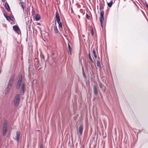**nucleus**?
<instances>
[{
    "label": "nucleus",
    "mask_w": 148,
    "mask_h": 148,
    "mask_svg": "<svg viewBox=\"0 0 148 148\" xmlns=\"http://www.w3.org/2000/svg\"><path fill=\"white\" fill-rule=\"evenodd\" d=\"M20 102V96L18 94H17L16 95L14 100V105L16 107L18 106Z\"/></svg>",
    "instance_id": "1"
},
{
    "label": "nucleus",
    "mask_w": 148,
    "mask_h": 148,
    "mask_svg": "<svg viewBox=\"0 0 148 148\" xmlns=\"http://www.w3.org/2000/svg\"><path fill=\"white\" fill-rule=\"evenodd\" d=\"M8 127L7 121H5L3 124L2 128V134L3 136H5L7 133Z\"/></svg>",
    "instance_id": "2"
},
{
    "label": "nucleus",
    "mask_w": 148,
    "mask_h": 148,
    "mask_svg": "<svg viewBox=\"0 0 148 148\" xmlns=\"http://www.w3.org/2000/svg\"><path fill=\"white\" fill-rule=\"evenodd\" d=\"M22 80V77L21 75H20L18 80L17 83L16 85V88L18 89L19 88L21 83Z\"/></svg>",
    "instance_id": "3"
},
{
    "label": "nucleus",
    "mask_w": 148,
    "mask_h": 148,
    "mask_svg": "<svg viewBox=\"0 0 148 148\" xmlns=\"http://www.w3.org/2000/svg\"><path fill=\"white\" fill-rule=\"evenodd\" d=\"M104 12L103 11H102L100 13V16L99 18L100 21L101 26L103 27V22L104 21Z\"/></svg>",
    "instance_id": "4"
},
{
    "label": "nucleus",
    "mask_w": 148,
    "mask_h": 148,
    "mask_svg": "<svg viewBox=\"0 0 148 148\" xmlns=\"http://www.w3.org/2000/svg\"><path fill=\"white\" fill-rule=\"evenodd\" d=\"M14 76H13L10 78L9 81L8 85L12 87L14 83Z\"/></svg>",
    "instance_id": "5"
},
{
    "label": "nucleus",
    "mask_w": 148,
    "mask_h": 148,
    "mask_svg": "<svg viewBox=\"0 0 148 148\" xmlns=\"http://www.w3.org/2000/svg\"><path fill=\"white\" fill-rule=\"evenodd\" d=\"M21 134V132L19 131H18L16 132V139L17 142L19 141L20 137Z\"/></svg>",
    "instance_id": "6"
},
{
    "label": "nucleus",
    "mask_w": 148,
    "mask_h": 148,
    "mask_svg": "<svg viewBox=\"0 0 148 148\" xmlns=\"http://www.w3.org/2000/svg\"><path fill=\"white\" fill-rule=\"evenodd\" d=\"M83 130V125L82 124L80 126L79 129V132L81 136L82 135V134Z\"/></svg>",
    "instance_id": "7"
},
{
    "label": "nucleus",
    "mask_w": 148,
    "mask_h": 148,
    "mask_svg": "<svg viewBox=\"0 0 148 148\" xmlns=\"http://www.w3.org/2000/svg\"><path fill=\"white\" fill-rule=\"evenodd\" d=\"M12 87L11 86H9L7 85L5 88L6 91L7 92H8L11 90Z\"/></svg>",
    "instance_id": "8"
},
{
    "label": "nucleus",
    "mask_w": 148,
    "mask_h": 148,
    "mask_svg": "<svg viewBox=\"0 0 148 148\" xmlns=\"http://www.w3.org/2000/svg\"><path fill=\"white\" fill-rule=\"evenodd\" d=\"M25 84L24 83H23L21 86V90L22 92H24L25 90Z\"/></svg>",
    "instance_id": "9"
},
{
    "label": "nucleus",
    "mask_w": 148,
    "mask_h": 148,
    "mask_svg": "<svg viewBox=\"0 0 148 148\" xmlns=\"http://www.w3.org/2000/svg\"><path fill=\"white\" fill-rule=\"evenodd\" d=\"M56 18L57 21H60V17L59 13L58 11H57L56 14Z\"/></svg>",
    "instance_id": "10"
},
{
    "label": "nucleus",
    "mask_w": 148,
    "mask_h": 148,
    "mask_svg": "<svg viewBox=\"0 0 148 148\" xmlns=\"http://www.w3.org/2000/svg\"><path fill=\"white\" fill-rule=\"evenodd\" d=\"M54 31L55 33H58V29L56 25V22L55 23V25L54 26Z\"/></svg>",
    "instance_id": "11"
},
{
    "label": "nucleus",
    "mask_w": 148,
    "mask_h": 148,
    "mask_svg": "<svg viewBox=\"0 0 148 148\" xmlns=\"http://www.w3.org/2000/svg\"><path fill=\"white\" fill-rule=\"evenodd\" d=\"M13 29L16 31H17L19 30V28L18 26L17 25H14L13 27Z\"/></svg>",
    "instance_id": "12"
},
{
    "label": "nucleus",
    "mask_w": 148,
    "mask_h": 148,
    "mask_svg": "<svg viewBox=\"0 0 148 148\" xmlns=\"http://www.w3.org/2000/svg\"><path fill=\"white\" fill-rule=\"evenodd\" d=\"M5 8L8 11H9L10 10V7L9 6L8 4L7 3H5Z\"/></svg>",
    "instance_id": "13"
},
{
    "label": "nucleus",
    "mask_w": 148,
    "mask_h": 148,
    "mask_svg": "<svg viewBox=\"0 0 148 148\" xmlns=\"http://www.w3.org/2000/svg\"><path fill=\"white\" fill-rule=\"evenodd\" d=\"M107 3L108 6L109 7L111 8L112 6V5L113 3V1L112 0H111L110 3H108V2H107Z\"/></svg>",
    "instance_id": "14"
},
{
    "label": "nucleus",
    "mask_w": 148,
    "mask_h": 148,
    "mask_svg": "<svg viewBox=\"0 0 148 148\" xmlns=\"http://www.w3.org/2000/svg\"><path fill=\"white\" fill-rule=\"evenodd\" d=\"M99 86L100 87L102 88L103 90H105V87L102 83H99Z\"/></svg>",
    "instance_id": "15"
},
{
    "label": "nucleus",
    "mask_w": 148,
    "mask_h": 148,
    "mask_svg": "<svg viewBox=\"0 0 148 148\" xmlns=\"http://www.w3.org/2000/svg\"><path fill=\"white\" fill-rule=\"evenodd\" d=\"M8 18L13 22H14L15 21V19L13 16L12 15H9L8 16Z\"/></svg>",
    "instance_id": "16"
},
{
    "label": "nucleus",
    "mask_w": 148,
    "mask_h": 148,
    "mask_svg": "<svg viewBox=\"0 0 148 148\" xmlns=\"http://www.w3.org/2000/svg\"><path fill=\"white\" fill-rule=\"evenodd\" d=\"M58 23L59 28H62V23L60 21H57Z\"/></svg>",
    "instance_id": "17"
},
{
    "label": "nucleus",
    "mask_w": 148,
    "mask_h": 148,
    "mask_svg": "<svg viewBox=\"0 0 148 148\" xmlns=\"http://www.w3.org/2000/svg\"><path fill=\"white\" fill-rule=\"evenodd\" d=\"M40 18V15L38 14H37L36 15V20L37 21H39Z\"/></svg>",
    "instance_id": "18"
},
{
    "label": "nucleus",
    "mask_w": 148,
    "mask_h": 148,
    "mask_svg": "<svg viewBox=\"0 0 148 148\" xmlns=\"http://www.w3.org/2000/svg\"><path fill=\"white\" fill-rule=\"evenodd\" d=\"M93 89L94 92H97V87L95 85L93 86Z\"/></svg>",
    "instance_id": "19"
},
{
    "label": "nucleus",
    "mask_w": 148,
    "mask_h": 148,
    "mask_svg": "<svg viewBox=\"0 0 148 148\" xmlns=\"http://www.w3.org/2000/svg\"><path fill=\"white\" fill-rule=\"evenodd\" d=\"M97 67H101L100 62L99 61H97Z\"/></svg>",
    "instance_id": "20"
},
{
    "label": "nucleus",
    "mask_w": 148,
    "mask_h": 148,
    "mask_svg": "<svg viewBox=\"0 0 148 148\" xmlns=\"http://www.w3.org/2000/svg\"><path fill=\"white\" fill-rule=\"evenodd\" d=\"M94 55V57L95 58H97V55L96 54V52L95 50H93L92 51Z\"/></svg>",
    "instance_id": "21"
},
{
    "label": "nucleus",
    "mask_w": 148,
    "mask_h": 148,
    "mask_svg": "<svg viewBox=\"0 0 148 148\" xmlns=\"http://www.w3.org/2000/svg\"><path fill=\"white\" fill-rule=\"evenodd\" d=\"M88 57H89V59L92 62H93V61L92 58L91 56H90V53H89L88 54Z\"/></svg>",
    "instance_id": "22"
},
{
    "label": "nucleus",
    "mask_w": 148,
    "mask_h": 148,
    "mask_svg": "<svg viewBox=\"0 0 148 148\" xmlns=\"http://www.w3.org/2000/svg\"><path fill=\"white\" fill-rule=\"evenodd\" d=\"M68 47H69V51L70 52V54H71V48L69 44H68Z\"/></svg>",
    "instance_id": "23"
},
{
    "label": "nucleus",
    "mask_w": 148,
    "mask_h": 148,
    "mask_svg": "<svg viewBox=\"0 0 148 148\" xmlns=\"http://www.w3.org/2000/svg\"><path fill=\"white\" fill-rule=\"evenodd\" d=\"M25 5H21L23 11H24V10H25Z\"/></svg>",
    "instance_id": "24"
},
{
    "label": "nucleus",
    "mask_w": 148,
    "mask_h": 148,
    "mask_svg": "<svg viewBox=\"0 0 148 148\" xmlns=\"http://www.w3.org/2000/svg\"><path fill=\"white\" fill-rule=\"evenodd\" d=\"M21 5H25V2H23V1H21Z\"/></svg>",
    "instance_id": "25"
},
{
    "label": "nucleus",
    "mask_w": 148,
    "mask_h": 148,
    "mask_svg": "<svg viewBox=\"0 0 148 148\" xmlns=\"http://www.w3.org/2000/svg\"><path fill=\"white\" fill-rule=\"evenodd\" d=\"M86 18L88 19H89L90 17V16L89 15H88L86 13Z\"/></svg>",
    "instance_id": "26"
},
{
    "label": "nucleus",
    "mask_w": 148,
    "mask_h": 148,
    "mask_svg": "<svg viewBox=\"0 0 148 148\" xmlns=\"http://www.w3.org/2000/svg\"><path fill=\"white\" fill-rule=\"evenodd\" d=\"M4 16L5 17V18H6L7 19V20H8V16L6 14H4Z\"/></svg>",
    "instance_id": "27"
},
{
    "label": "nucleus",
    "mask_w": 148,
    "mask_h": 148,
    "mask_svg": "<svg viewBox=\"0 0 148 148\" xmlns=\"http://www.w3.org/2000/svg\"><path fill=\"white\" fill-rule=\"evenodd\" d=\"M40 148H43V146L42 144H41L40 145Z\"/></svg>",
    "instance_id": "28"
},
{
    "label": "nucleus",
    "mask_w": 148,
    "mask_h": 148,
    "mask_svg": "<svg viewBox=\"0 0 148 148\" xmlns=\"http://www.w3.org/2000/svg\"><path fill=\"white\" fill-rule=\"evenodd\" d=\"M145 3L146 6L148 8V4H147V3Z\"/></svg>",
    "instance_id": "29"
},
{
    "label": "nucleus",
    "mask_w": 148,
    "mask_h": 148,
    "mask_svg": "<svg viewBox=\"0 0 148 148\" xmlns=\"http://www.w3.org/2000/svg\"><path fill=\"white\" fill-rule=\"evenodd\" d=\"M95 93V95H97V93Z\"/></svg>",
    "instance_id": "30"
},
{
    "label": "nucleus",
    "mask_w": 148,
    "mask_h": 148,
    "mask_svg": "<svg viewBox=\"0 0 148 148\" xmlns=\"http://www.w3.org/2000/svg\"><path fill=\"white\" fill-rule=\"evenodd\" d=\"M38 131H40V130H37Z\"/></svg>",
    "instance_id": "31"
},
{
    "label": "nucleus",
    "mask_w": 148,
    "mask_h": 148,
    "mask_svg": "<svg viewBox=\"0 0 148 148\" xmlns=\"http://www.w3.org/2000/svg\"><path fill=\"white\" fill-rule=\"evenodd\" d=\"M5 1V0H3V1Z\"/></svg>",
    "instance_id": "32"
}]
</instances>
